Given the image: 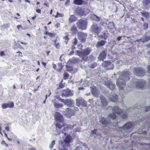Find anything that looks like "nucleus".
<instances>
[{
	"instance_id": "46",
	"label": "nucleus",
	"mask_w": 150,
	"mask_h": 150,
	"mask_svg": "<svg viewBox=\"0 0 150 150\" xmlns=\"http://www.w3.org/2000/svg\"><path fill=\"white\" fill-rule=\"evenodd\" d=\"M76 150H84L81 146H77L76 148Z\"/></svg>"
},
{
	"instance_id": "39",
	"label": "nucleus",
	"mask_w": 150,
	"mask_h": 150,
	"mask_svg": "<svg viewBox=\"0 0 150 150\" xmlns=\"http://www.w3.org/2000/svg\"><path fill=\"white\" fill-rule=\"evenodd\" d=\"M64 14L62 13H61L58 12H57V14L55 16V18H58L59 17H63Z\"/></svg>"
},
{
	"instance_id": "44",
	"label": "nucleus",
	"mask_w": 150,
	"mask_h": 150,
	"mask_svg": "<svg viewBox=\"0 0 150 150\" xmlns=\"http://www.w3.org/2000/svg\"><path fill=\"white\" fill-rule=\"evenodd\" d=\"M143 27L144 28V30H147L149 27V24L147 23H144L143 24Z\"/></svg>"
},
{
	"instance_id": "60",
	"label": "nucleus",
	"mask_w": 150,
	"mask_h": 150,
	"mask_svg": "<svg viewBox=\"0 0 150 150\" xmlns=\"http://www.w3.org/2000/svg\"><path fill=\"white\" fill-rule=\"evenodd\" d=\"M29 149L30 150H37L34 147L29 148Z\"/></svg>"
},
{
	"instance_id": "51",
	"label": "nucleus",
	"mask_w": 150,
	"mask_h": 150,
	"mask_svg": "<svg viewBox=\"0 0 150 150\" xmlns=\"http://www.w3.org/2000/svg\"><path fill=\"white\" fill-rule=\"evenodd\" d=\"M145 112H147L150 111V106L145 107Z\"/></svg>"
},
{
	"instance_id": "19",
	"label": "nucleus",
	"mask_w": 150,
	"mask_h": 150,
	"mask_svg": "<svg viewBox=\"0 0 150 150\" xmlns=\"http://www.w3.org/2000/svg\"><path fill=\"white\" fill-rule=\"evenodd\" d=\"M118 98V96L116 94H114L113 95H111L110 96L109 100L112 102H117Z\"/></svg>"
},
{
	"instance_id": "36",
	"label": "nucleus",
	"mask_w": 150,
	"mask_h": 150,
	"mask_svg": "<svg viewBox=\"0 0 150 150\" xmlns=\"http://www.w3.org/2000/svg\"><path fill=\"white\" fill-rule=\"evenodd\" d=\"M54 107L56 108H61L63 106V105L61 103H54Z\"/></svg>"
},
{
	"instance_id": "9",
	"label": "nucleus",
	"mask_w": 150,
	"mask_h": 150,
	"mask_svg": "<svg viewBox=\"0 0 150 150\" xmlns=\"http://www.w3.org/2000/svg\"><path fill=\"white\" fill-rule=\"evenodd\" d=\"M91 28L92 32L97 35L100 33L101 30V27L99 26L97 24H93L91 27Z\"/></svg>"
},
{
	"instance_id": "24",
	"label": "nucleus",
	"mask_w": 150,
	"mask_h": 150,
	"mask_svg": "<svg viewBox=\"0 0 150 150\" xmlns=\"http://www.w3.org/2000/svg\"><path fill=\"white\" fill-rule=\"evenodd\" d=\"M72 139V137L70 135H67L64 141L66 144H69L71 142Z\"/></svg>"
},
{
	"instance_id": "2",
	"label": "nucleus",
	"mask_w": 150,
	"mask_h": 150,
	"mask_svg": "<svg viewBox=\"0 0 150 150\" xmlns=\"http://www.w3.org/2000/svg\"><path fill=\"white\" fill-rule=\"evenodd\" d=\"M91 50L89 47H88L82 51L77 50L76 53L84 61H87L88 59V55L91 52Z\"/></svg>"
},
{
	"instance_id": "55",
	"label": "nucleus",
	"mask_w": 150,
	"mask_h": 150,
	"mask_svg": "<svg viewBox=\"0 0 150 150\" xmlns=\"http://www.w3.org/2000/svg\"><path fill=\"white\" fill-rule=\"evenodd\" d=\"M60 26V24L59 23H57L55 25V26L57 28H58Z\"/></svg>"
},
{
	"instance_id": "54",
	"label": "nucleus",
	"mask_w": 150,
	"mask_h": 150,
	"mask_svg": "<svg viewBox=\"0 0 150 150\" xmlns=\"http://www.w3.org/2000/svg\"><path fill=\"white\" fill-rule=\"evenodd\" d=\"M89 58L91 60H93L94 59V57L92 54H91L90 55H89Z\"/></svg>"
},
{
	"instance_id": "7",
	"label": "nucleus",
	"mask_w": 150,
	"mask_h": 150,
	"mask_svg": "<svg viewBox=\"0 0 150 150\" xmlns=\"http://www.w3.org/2000/svg\"><path fill=\"white\" fill-rule=\"evenodd\" d=\"M101 65L103 67L106 68L107 70L112 69L114 67L113 64L110 61H103Z\"/></svg>"
},
{
	"instance_id": "20",
	"label": "nucleus",
	"mask_w": 150,
	"mask_h": 150,
	"mask_svg": "<svg viewBox=\"0 0 150 150\" xmlns=\"http://www.w3.org/2000/svg\"><path fill=\"white\" fill-rule=\"evenodd\" d=\"M14 103H13L11 102L10 104L8 103H4L2 105V108L4 109L8 108H13L14 107Z\"/></svg>"
},
{
	"instance_id": "40",
	"label": "nucleus",
	"mask_w": 150,
	"mask_h": 150,
	"mask_svg": "<svg viewBox=\"0 0 150 150\" xmlns=\"http://www.w3.org/2000/svg\"><path fill=\"white\" fill-rule=\"evenodd\" d=\"M67 69L68 71L71 72L73 70V68L71 66H67Z\"/></svg>"
},
{
	"instance_id": "49",
	"label": "nucleus",
	"mask_w": 150,
	"mask_h": 150,
	"mask_svg": "<svg viewBox=\"0 0 150 150\" xmlns=\"http://www.w3.org/2000/svg\"><path fill=\"white\" fill-rule=\"evenodd\" d=\"M121 117H122L123 119H126L127 118V114L124 113L122 115H121Z\"/></svg>"
},
{
	"instance_id": "45",
	"label": "nucleus",
	"mask_w": 150,
	"mask_h": 150,
	"mask_svg": "<svg viewBox=\"0 0 150 150\" xmlns=\"http://www.w3.org/2000/svg\"><path fill=\"white\" fill-rule=\"evenodd\" d=\"M101 37L102 38L106 40L108 36L105 33H104L101 36Z\"/></svg>"
},
{
	"instance_id": "63",
	"label": "nucleus",
	"mask_w": 150,
	"mask_h": 150,
	"mask_svg": "<svg viewBox=\"0 0 150 150\" xmlns=\"http://www.w3.org/2000/svg\"><path fill=\"white\" fill-rule=\"evenodd\" d=\"M53 68L55 69H56L57 66L56 64H53Z\"/></svg>"
},
{
	"instance_id": "4",
	"label": "nucleus",
	"mask_w": 150,
	"mask_h": 150,
	"mask_svg": "<svg viewBox=\"0 0 150 150\" xmlns=\"http://www.w3.org/2000/svg\"><path fill=\"white\" fill-rule=\"evenodd\" d=\"M76 24L79 29L85 30L87 28L88 23L85 20L80 19L76 22Z\"/></svg>"
},
{
	"instance_id": "8",
	"label": "nucleus",
	"mask_w": 150,
	"mask_h": 150,
	"mask_svg": "<svg viewBox=\"0 0 150 150\" xmlns=\"http://www.w3.org/2000/svg\"><path fill=\"white\" fill-rule=\"evenodd\" d=\"M62 97L64 96L65 97H68L71 96L73 95V92L69 89L62 90Z\"/></svg>"
},
{
	"instance_id": "5",
	"label": "nucleus",
	"mask_w": 150,
	"mask_h": 150,
	"mask_svg": "<svg viewBox=\"0 0 150 150\" xmlns=\"http://www.w3.org/2000/svg\"><path fill=\"white\" fill-rule=\"evenodd\" d=\"M134 73L138 76H142L145 75L146 72L142 67H136L134 69Z\"/></svg>"
},
{
	"instance_id": "3",
	"label": "nucleus",
	"mask_w": 150,
	"mask_h": 150,
	"mask_svg": "<svg viewBox=\"0 0 150 150\" xmlns=\"http://www.w3.org/2000/svg\"><path fill=\"white\" fill-rule=\"evenodd\" d=\"M112 110L113 113L109 114L108 115V117L112 120H115L117 116L115 114L119 115L122 113L123 112V110L120 109L118 106H115L113 107L112 108Z\"/></svg>"
},
{
	"instance_id": "48",
	"label": "nucleus",
	"mask_w": 150,
	"mask_h": 150,
	"mask_svg": "<svg viewBox=\"0 0 150 150\" xmlns=\"http://www.w3.org/2000/svg\"><path fill=\"white\" fill-rule=\"evenodd\" d=\"M78 42L76 38H75L74 39V42H73V44L74 45H76Z\"/></svg>"
},
{
	"instance_id": "61",
	"label": "nucleus",
	"mask_w": 150,
	"mask_h": 150,
	"mask_svg": "<svg viewBox=\"0 0 150 150\" xmlns=\"http://www.w3.org/2000/svg\"><path fill=\"white\" fill-rule=\"evenodd\" d=\"M16 53H19V56H21V57L23 56V55H22V53L20 51H18V52H16Z\"/></svg>"
},
{
	"instance_id": "13",
	"label": "nucleus",
	"mask_w": 150,
	"mask_h": 150,
	"mask_svg": "<svg viewBox=\"0 0 150 150\" xmlns=\"http://www.w3.org/2000/svg\"><path fill=\"white\" fill-rule=\"evenodd\" d=\"M75 111L67 108L65 111V115L67 117L70 118L71 116L75 115Z\"/></svg>"
},
{
	"instance_id": "50",
	"label": "nucleus",
	"mask_w": 150,
	"mask_h": 150,
	"mask_svg": "<svg viewBox=\"0 0 150 150\" xmlns=\"http://www.w3.org/2000/svg\"><path fill=\"white\" fill-rule=\"evenodd\" d=\"M70 3V0H67L66 2L65 3V6H67L69 5V3Z\"/></svg>"
},
{
	"instance_id": "17",
	"label": "nucleus",
	"mask_w": 150,
	"mask_h": 150,
	"mask_svg": "<svg viewBox=\"0 0 150 150\" xmlns=\"http://www.w3.org/2000/svg\"><path fill=\"white\" fill-rule=\"evenodd\" d=\"M74 102L72 99H67L64 100V104L65 105L69 107H71Z\"/></svg>"
},
{
	"instance_id": "47",
	"label": "nucleus",
	"mask_w": 150,
	"mask_h": 150,
	"mask_svg": "<svg viewBox=\"0 0 150 150\" xmlns=\"http://www.w3.org/2000/svg\"><path fill=\"white\" fill-rule=\"evenodd\" d=\"M81 105L84 107H86L87 105V103L86 102L83 100L82 101V103Z\"/></svg>"
},
{
	"instance_id": "27",
	"label": "nucleus",
	"mask_w": 150,
	"mask_h": 150,
	"mask_svg": "<svg viewBox=\"0 0 150 150\" xmlns=\"http://www.w3.org/2000/svg\"><path fill=\"white\" fill-rule=\"evenodd\" d=\"M65 35L64 36L63 38L65 40V42L66 44H67V42L69 40L70 38L69 37V35L68 32H67L65 33Z\"/></svg>"
},
{
	"instance_id": "11",
	"label": "nucleus",
	"mask_w": 150,
	"mask_h": 150,
	"mask_svg": "<svg viewBox=\"0 0 150 150\" xmlns=\"http://www.w3.org/2000/svg\"><path fill=\"white\" fill-rule=\"evenodd\" d=\"M133 124L131 122H128L125 124L122 127H119L120 129L125 130L132 129L133 127Z\"/></svg>"
},
{
	"instance_id": "26",
	"label": "nucleus",
	"mask_w": 150,
	"mask_h": 150,
	"mask_svg": "<svg viewBox=\"0 0 150 150\" xmlns=\"http://www.w3.org/2000/svg\"><path fill=\"white\" fill-rule=\"evenodd\" d=\"M77 20V18L75 17L74 15H71L69 18V22L70 23H71L73 22L76 21Z\"/></svg>"
},
{
	"instance_id": "30",
	"label": "nucleus",
	"mask_w": 150,
	"mask_h": 150,
	"mask_svg": "<svg viewBox=\"0 0 150 150\" xmlns=\"http://www.w3.org/2000/svg\"><path fill=\"white\" fill-rule=\"evenodd\" d=\"M74 2L75 4L80 5L83 4V0H74Z\"/></svg>"
},
{
	"instance_id": "62",
	"label": "nucleus",
	"mask_w": 150,
	"mask_h": 150,
	"mask_svg": "<svg viewBox=\"0 0 150 150\" xmlns=\"http://www.w3.org/2000/svg\"><path fill=\"white\" fill-rule=\"evenodd\" d=\"M148 72L150 74V65L147 66Z\"/></svg>"
},
{
	"instance_id": "1",
	"label": "nucleus",
	"mask_w": 150,
	"mask_h": 150,
	"mask_svg": "<svg viewBox=\"0 0 150 150\" xmlns=\"http://www.w3.org/2000/svg\"><path fill=\"white\" fill-rule=\"evenodd\" d=\"M130 79V75L129 72L123 71L121 73L117 81L116 84L120 89H123L125 86L126 81H128Z\"/></svg>"
},
{
	"instance_id": "10",
	"label": "nucleus",
	"mask_w": 150,
	"mask_h": 150,
	"mask_svg": "<svg viewBox=\"0 0 150 150\" xmlns=\"http://www.w3.org/2000/svg\"><path fill=\"white\" fill-rule=\"evenodd\" d=\"M57 121L61 123H63L64 118L62 115L59 112H57L54 115Z\"/></svg>"
},
{
	"instance_id": "42",
	"label": "nucleus",
	"mask_w": 150,
	"mask_h": 150,
	"mask_svg": "<svg viewBox=\"0 0 150 150\" xmlns=\"http://www.w3.org/2000/svg\"><path fill=\"white\" fill-rule=\"evenodd\" d=\"M55 141L54 140H53L51 143L50 144L49 147L50 149H52L54 146L55 144Z\"/></svg>"
},
{
	"instance_id": "18",
	"label": "nucleus",
	"mask_w": 150,
	"mask_h": 150,
	"mask_svg": "<svg viewBox=\"0 0 150 150\" xmlns=\"http://www.w3.org/2000/svg\"><path fill=\"white\" fill-rule=\"evenodd\" d=\"M101 100V104L103 106H106L108 104V102L106 100V99L103 95L100 96V97Z\"/></svg>"
},
{
	"instance_id": "52",
	"label": "nucleus",
	"mask_w": 150,
	"mask_h": 150,
	"mask_svg": "<svg viewBox=\"0 0 150 150\" xmlns=\"http://www.w3.org/2000/svg\"><path fill=\"white\" fill-rule=\"evenodd\" d=\"M97 131V129H94V130H92L91 131V134H96V132Z\"/></svg>"
},
{
	"instance_id": "14",
	"label": "nucleus",
	"mask_w": 150,
	"mask_h": 150,
	"mask_svg": "<svg viewBox=\"0 0 150 150\" xmlns=\"http://www.w3.org/2000/svg\"><path fill=\"white\" fill-rule=\"evenodd\" d=\"M104 84L111 90H114L115 88V85L111 81L105 82Z\"/></svg>"
},
{
	"instance_id": "15",
	"label": "nucleus",
	"mask_w": 150,
	"mask_h": 150,
	"mask_svg": "<svg viewBox=\"0 0 150 150\" xmlns=\"http://www.w3.org/2000/svg\"><path fill=\"white\" fill-rule=\"evenodd\" d=\"M107 56L106 51L105 50H103L100 53L98 56V59L100 61H103L105 59Z\"/></svg>"
},
{
	"instance_id": "12",
	"label": "nucleus",
	"mask_w": 150,
	"mask_h": 150,
	"mask_svg": "<svg viewBox=\"0 0 150 150\" xmlns=\"http://www.w3.org/2000/svg\"><path fill=\"white\" fill-rule=\"evenodd\" d=\"M146 82L142 80H138L137 82L136 87L138 88L143 89L145 88Z\"/></svg>"
},
{
	"instance_id": "25",
	"label": "nucleus",
	"mask_w": 150,
	"mask_h": 150,
	"mask_svg": "<svg viewBox=\"0 0 150 150\" xmlns=\"http://www.w3.org/2000/svg\"><path fill=\"white\" fill-rule=\"evenodd\" d=\"M70 30L74 34H75L77 33V28L75 24L73 25L71 27Z\"/></svg>"
},
{
	"instance_id": "23",
	"label": "nucleus",
	"mask_w": 150,
	"mask_h": 150,
	"mask_svg": "<svg viewBox=\"0 0 150 150\" xmlns=\"http://www.w3.org/2000/svg\"><path fill=\"white\" fill-rule=\"evenodd\" d=\"M91 93L92 94L96 97H98V93L97 91V88L94 86L92 88L91 91Z\"/></svg>"
},
{
	"instance_id": "59",
	"label": "nucleus",
	"mask_w": 150,
	"mask_h": 150,
	"mask_svg": "<svg viewBox=\"0 0 150 150\" xmlns=\"http://www.w3.org/2000/svg\"><path fill=\"white\" fill-rule=\"evenodd\" d=\"M5 54L4 53V52L3 51H1L0 53V56H3V55H4Z\"/></svg>"
},
{
	"instance_id": "16",
	"label": "nucleus",
	"mask_w": 150,
	"mask_h": 150,
	"mask_svg": "<svg viewBox=\"0 0 150 150\" xmlns=\"http://www.w3.org/2000/svg\"><path fill=\"white\" fill-rule=\"evenodd\" d=\"M100 122L105 127L107 125L110 123V121L105 119L104 117H101L99 120Z\"/></svg>"
},
{
	"instance_id": "22",
	"label": "nucleus",
	"mask_w": 150,
	"mask_h": 150,
	"mask_svg": "<svg viewBox=\"0 0 150 150\" xmlns=\"http://www.w3.org/2000/svg\"><path fill=\"white\" fill-rule=\"evenodd\" d=\"M76 12L80 17L83 16L84 13V11L81 8H77L76 10Z\"/></svg>"
},
{
	"instance_id": "41",
	"label": "nucleus",
	"mask_w": 150,
	"mask_h": 150,
	"mask_svg": "<svg viewBox=\"0 0 150 150\" xmlns=\"http://www.w3.org/2000/svg\"><path fill=\"white\" fill-rule=\"evenodd\" d=\"M69 76V74L67 73H64L63 75V79L64 80L67 79Z\"/></svg>"
},
{
	"instance_id": "29",
	"label": "nucleus",
	"mask_w": 150,
	"mask_h": 150,
	"mask_svg": "<svg viewBox=\"0 0 150 150\" xmlns=\"http://www.w3.org/2000/svg\"><path fill=\"white\" fill-rule=\"evenodd\" d=\"M44 34L45 35H48L50 37H54L56 35L55 33H49L47 31H46L44 33Z\"/></svg>"
},
{
	"instance_id": "21",
	"label": "nucleus",
	"mask_w": 150,
	"mask_h": 150,
	"mask_svg": "<svg viewBox=\"0 0 150 150\" xmlns=\"http://www.w3.org/2000/svg\"><path fill=\"white\" fill-rule=\"evenodd\" d=\"M106 43V41L103 40H102L97 42L96 46L97 48H98L99 47L104 46Z\"/></svg>"
},
{
	"instance_id": "32",
	"label": "nucleus",
	"mask_w": 150,
	"mask_h": 150,
	"mask_svg": "<svg viewBox=\"0 0 150 150\" xmlns=\"http://www.w3.org/2000/svg\"><path fill=\"white\" fill-rule=\"evenodd\" d=\"M83 100H82L80 99H76V104L77 106L78 107L80 106L82 103V101Z\"/></svg>"
},
{
	"instance_id": "28",
	"label": "nucleus",
	"mask_w": 150,
	"mask_h": 150,
	"mask_svg": "<svg viewBox=\"0 0 150 150\" xmlns=\"http://www.w3.org/2000/svg\"><path fill=\"white\" fill-rule=\"evenodd\" d=\"M142 16H144L145 18H149L150 16L149 13L144 11H143L142 12H141Z\"/></svg>"
},
{
	"instance_id": "31",
	"label": "nucleus",
	"mask_w": 150,
	"mask_h": 150,
	"mask_svg": "<svg viewBox=\"0 0 150 150\" xmlns=\"http://www.w3.org/2000/svg\"><path fill=\"white\" fill-rule=\"evenodd\" d=\"M63 82V80L62 79L60 82L59 86L57 87V89L63 88L65 86V83H62Z\"/></svg>"
},
{
	"instance_id": "38",
	"label": "nucleus",
	"mask_w": 150,
	"mask_h": 150,
	"mask_svg": "<svg viewBox=\"0 0 150 150\" xmlns=\"http://www.w3.org/2000/svg\"><path fill=\"white\" fill-rule=\"evenodd\" d=\"M149 40H150V36H145L142 41L143 42H146Z\"/></svg>"
},
{
	"instance_id": "43",
	"label": "nucleus",
	"mask_w": 150,
	"mask_h": 150,
	"mask_svg": "<svg viewBox=\"0 0 150 150\" xmlns=\"http://www.w3.org/2000/svg\"><path fill=\"white\" fill-rule=\"evenodd\" d=\"M97 64L96 62H94L90 66V67L92 69H93L97 67Z\"/></svg>"
},
{
	"instance_id": "33",
	"label": "nucleus",
	"mask_w": 150,
	"mask_h": 150,
	"mask_svg": "<svg viewBox=\"0 0 150 150\" xmlns=\"http://www.w3.org/2000/svg\"><path fill=\"white\" fill-rule=\"evenodd\" d=\"M74 126L72 125H67V127H65L63 130L64 131H67L68 129H72L74 127Z\"/></svg>"
},
{
	"instance_id": "34",
	"label": "nucleus",
	"mask_w": 150,
	"mask_h": 150,
	"mask_svg": "<svg viewBox=\"0 0 150 150\" xmlns=\"http://www.w3.org/2000/svg\"><path fill=\"white\" fill-rule=\"evenodd\" d=\"M63 124L62 125H60L59 123H56L55 124V126L56 127V128H58L59 129H61L62 127L66 125V124L64 123H62Z\"/></svg>"
},
{
	"instance_id": "37",
	"label": "nucleus",
	"mask_w": 150,
	"mask_h": 150,
	"mask_svg": "<svg viewBox=\"0 0 150 150\" xmlns=\"http://www.w3.org/2000/svg\"><path fill=\"white\" fill-rule=\"evenodd\" d=\"M150 3V0H144L143 4L144 6H147Z\"/></svg>"
},
{
	"instance_id": "57",
	"label": "nucleus",
	"mask_w": 150,
	"mask_h": 150,
	"mask_svg": "<svg viewBox=\"0 0 150 150\" xmlns=\"http://www.w3.org/2000/svg\"><path fill=\"white\" fill-rule=\"evenodd\" d=\"M96 16L95 20L96 21H99L100 20V18L99 17H98L96 16Z\"/></svg>"
},
{
	"instance_id": "6",
	"label": "nucleus",
	"mask_w": 150,
	"mask_h": 150,
	"mask_svg": "<svg viewBox=\"0 0 150 150\" xmlns=\"http://www.w3.org/2000/svg\"><path fill=\"white\" fill-rule=\"evenodd\" d=\"M87 36L88 35L86 33L81 32L77 33L78 38L82 43H84L86 42Z\"/></svg>"
},
{
	"instance_id": "64",
	"label": "nucleus",
	"mask_w": 150,
	"mask_h": 150,
	"mask_svg": "<svg viewBox=\"0 0 150 150\" xmlns=\"http://www.w3.org/2000/svg\"><path fill=\"white\" fill-rule=\"evenodd\" d=\"M36 12L37 13H40L41 12V10L40 9H37L36 10Z\"/></svg>"
},
{
	"instance_id": "35",
	"label": "nucleus",
	"mask_w": 150,
	"mask_h": 150,
	"mask_svg": "<svg viewBox=\"0 0 150 150\" xmlns=\"http://www.w3.org/2000/svg\"><path fill=\"white\" fill-rule=\"evenodd\" d=\"M53 42L54 43V45L55 47L57 49H59L60 48V45L59 43H57V40H54Z\"/></svg>"
},
{
	"instance_id": "56",
	"label": "nucleus",
	"mask_w": 150,
	"mask_h": 150,
	"mask_svg": "<svg viewBox=\"0 0 150 150\" xmlns=\"http://www.w3.org/2000/svg\"><path fill=\"white\" fill-rule=\"evenodd\" d=\"M4 134L5 137L7 138L9 141H11L12 140V139H10L8 137L7 134L6 133H4Z\"/></svg>"
},
{
	"instance_id": "58",
	"label": "nucleus",
	"mask_w": 150,
	"mask_h": 150,
	"mask_svg": "<svg viewBox=\"0 0 150 150\" xmlns=\"http://www.w3.org/2000/svg\"><path fill=\"white\" fill-rule=\"evenodd\" d=\"M17 28L18 30H19L21 28H22V27L21 25H17Z\"/></svg>"
},
{
	"instance_id": "53",
	"label": "nucleus",
	"mask_w": 150,
	"mask_h": 150,
	"mask_svg": "<svg viewBox=\"0 0 150 150\" xmlns=\"http://www.w3.org/2000/svg\"><path fill=\"white\" fill-rule=\"evenodd\" d=\"M43 5H44V6H45L47 7H49V4L47 1H46L45 2Z\"/></svg>"
}]
</instances>
